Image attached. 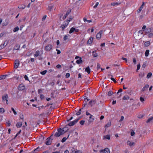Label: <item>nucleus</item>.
<instances>
[{"mask_svg": "<svg viewBox=\"0 0 153 153\" xmlns=\"http://www.w3.org/2000/svg\"><path fill=\"white\" fill-rule=\"evenodd\" d=\"M53 7L52 5L49 6L48 7V10H49L50 11H51V9L53 8Z\"/></svg>", "mask_w": 153, "mask_h": 153, "instance_id": "c03bdc74", "label": "nucleus"}, {"mask_svg": "<svg viewBox=\"0 0 153 153\" xmlns=\"http://www.w3.org/2000/svg\"><path fill=\"white\" fill-rule=\"evenodd\" d=\"M127 144L129 146H131L134 145L135 143L134 142L132 143L130 141L128 140L127 142Z\"/></svg>", "mask_w": 153, "mask_h": 153, "instance_id": "4468645a", "label": "nucleus"}, {"mask_svg": "<svg viewBox=\"0 0 153 153\" xmlns=\"http://www.w3.org/2000/svg\"><path fill=\"white\" fill-rule=\"evenodd\" d=\"M129 99V97L128 95H126L124 96L123 98V100H128Z\"/></svg>", "mask_w": 153, "mask_h": 153, "instance_id": "b1692460", "label": "nucleus"}, {"mask_svg": "<svg viewBox=\"0 0 153 153\" xmlns=\"http://www.w3.org/2000/svg\"><path fill=\"white\" fill-rule=\"evenodd\" d=\"M52 45H51L48 44L45 47V50L47 51H49L52 49Z\"/></svg>", "mask_w": 153, "mask_h": 153, "instance_id": "f03ea898", "label": "nucleus"}, {"mask_svg": "<svg viewBox=\"0 0 153 153\" xmlns=\"http://www.w3.org/2000/svg\"><path fill=\"white\" fill-rule=\"evenodd\" d=\"M68 126H73V125L72 123V122H70L67 125Z\"/></svg>", "mask_w": 153, "mask_h": 153, "instance_id": "13d9d810", "label": "nucleus"}, {"mask_svg": "<svg viewBox=\"0 0 153 153\" xmlns=\"http://www.w3.org/2000/svg\"><path fill=\"white\" fill-rule=\"evenodd\" d=\"M82 109V108L79 109V111L77 112L76 113V114L77 115H79L81 114V111Z\"/></svg>", "mask_w": 153, "mask_h": 153, "instance_id": "a19ab883", "label": "nucleus"}, {"mask_svg": "<svg viewBox=\"0 0 153 153\" xmlns=\"http://www.w3.org/2000/svg\"><path fill=\"white\" fill-rule=\"evenodd\" d=\"M39 54V51H36L35 54H34V56L35 57H36L40 55Z\"/></svg>", "mask_w": 153, "mask_h": 153, "instance_id": "dca6fc26", "label": "nucleus"}, {"mask_svg": "<svg viewBox=\"0 0 153 153\" xmlns=\"http://www.w3.org/2000/svg\"><path fill=\"white\" fill-rule=\"evenodd\" d=\"M24 78H25V80H29L28 79V77L26 75H25V76Z\"/></svg>", "mask_w": 153, "mask_h": 153, "instance_id": "e2e57ef3", "label": "nucleus"}, {"mask_svg": "<svg viewBox=\"0 0 153 153\" xmlns=\"http://www.w3.org/2000/svg\"><path fill=\"white\" fill-rule=\"evenodd\" d=\"M68 24V22H67V23H65V24H63L61 26L60 28H62V30H63L67 26Z\"/></svg>", "mask_w": 153, "mask_h": 153, "instance_id": "9b49d317", "label": "nucleus"}, {"mask_svg": "<svg viewBox=\"0 0 153 153\" xmlns=\"http://www.w3.org/2000/svg\"><path fill=\"white\" fill-rule=\"evenodd\" d=\"M153 120V117H151L149 118L146 122L147 123H150L152 122V120Z\"/></svg>", "mask_w": 153, "mask_h": 153, "instance_id": "c756f323", "label": "nucleus"}, {"mask_svg": "<svg viewBox=\"0 0 153 153\" xmlns=\"http://www.w3.org/2000/svg\"><path fill=\"white\" fill-rule=\"evenodd\" d=\"M85 72H87L88 74H89L90 73V69L89 66H88L85 68Z\"/></svg>", "mask_w": 153, "mask_h": 153, "instance_id": "f3484780", "label": "nucleus"}, {"mask_svg": "<svg viewBox=\"0 0 153 153\" xmlns=\"http://www.w3.org/2000/svg\"><path fill=\"white\" fill-rule=\"evenodd\" d=\"M149 50H147L145 52V55L146 56H148L149 54Z\"/></svg>", "mask_w": 153, "mask_h": 153, "instance_id": "473e14b6", "label": "nucleus"}, {"mask_svg": "<svg viewBox=\"0 0 153 153\" xmlns=\"http://www.w3.org/2000/svg\"><path fill=\"white\" fill-rule=\"evenodd\" d=\"M89 100V99H88L86 97V98H84V102H87Z\"/></svg>", "mask_w": 153, "mask_h": 153, "instance_id": "6e6d98bb", "label": "nucleus"}, {"mask_svg": "<svg viewBox=\"0 0 153 153\" xmlns=\"http://www.w3.org/2000/svg\"><path fill=\"white\" fill-rule=\"evenodd\" d=\"M71 12V10L69 9L68 10L66 14L65 15L63 16V20H64L65 19L67 16L69 15V14Z\"/></svg>", "mask_w": 153, "mask_h": 153, "instance_id": "9d476101", "label": "nucleus"}, {"mask_svg": "<svg viewBox=\"0 0 153 153\" xmlns=\"http://www.w3.org/2000/svg\"><path fill=\"white\" fill-rule=\"evenodd\" d=\"M92 115H91V116L89 117V121L90 122H91L93 121L94 119L92 117Z\"/></svg>", "mask_w": 153, "mask_h": 153, "instance_id": "c9c22d12", "label": "nucleus"}, {"mask_svg": "<svg viewBox=\"0 0 153 153\" xmlns=\"http://www.w3.org/2000/svg\"><path fill=\"white\" fill-rule=\"evenodd\" d=\"M92 55L94 57H95L97 56V54L96 53V51H94L92 52Z\"/></svg>", "mask_w": 153, "mask_h": 153, "instance_id": "4be33fe9", "label": "nucleus"}, {"mask_svg": "<svg viewBox=\"0 0 153 153\" xmlns=\"http://www.w3.org/2000/svg\"><path fill=\"white\" fill-rule=\"evenodd\" d=\"M140 101L142 102H143L144 101V98L141 97L140 98Z\"/></svg>", "mask_w": 153, "mask_h": 153, "instance_id": "052dcab7", "label": "nucleus"}, {"mask_svg": "<svg viewBox=\"0 0 153 153\" xmlns=\"http://www.w3.org/2000/svg\"><path fill=\"white\" fill-rule=\"evenodd\" d=\"M18 7L19 9H23L25 8V6L24 5H19Z\"/></svg>", "mask_w": 153, "mask_h": 153, "instance_id": "a878e982", "label": "nucleus"}, {"mask_svg": "<svg viewBox=\"0 0 153 153\" xmlns=\"http://www.w3.org/2000/svg\"><path fill=\"white\" fill-rule=\"evenodd\" d=\"M146 63L144 62L143 63V64L142 65V68H145V67H146Z\"/></svg>", "mask_w": 153, "mask_h": 153, "instance_id": "de8ad7c7", "label": "nucleus"}, {"mask_svg": "<svg viewBox=\"0 0 153 153\" xmlns=\"http://www.w3.org/2000/svg\"><path fill=\"white\" fill-rule=\"evenodd\" d=\"M140 63H139L137 65V71L140 69Z\"/></svg>", "mask_w": 153, "mask_h": 153, "instance_id": "8fccbe9b", "label": "nucleus"}, {"mask_svg": "<svg viewBox=\"0 0 153 153\" xmlns=\"http://www.w3.org/2000/svg\"><path fill=\"white\" fill-rule=\"evenodd\" d=\"M47 71L45 70L40 72V74L42 75H44L47 73Z\"/></svg>", "mask_w": 153, "mask_h": 153, "instance_id": "ea45409f", "label": "nucleus"}, {"mask_svg": "<svg viewBox=\"0 0 153 153\" xmlns=\"http://www.w3.org/2000/svg\"><path fill=\"white\" fill-rule=\"evenodd\" d=\"M74 30H75V28L74 27H72L71 28V29L69 32V33H71L73 32L74 31Z\"/></svg>", "mask_w": 153, "mask_h": 153, "instance_id": "393cba45", "label": "nucleus"}, {"mask_svg": "<svg viewBox=\"0 0 153 153\" xmlns=\"http://www.w3.org/2000/svg\"><path fill=\"white\" fill-rule=\"evenodd\" d=\"M70 74L69 73H67L65 75V77L66 78H68L70 77Z\"/></svg>", "mask_w": 153, "mask_h": 153, "instance_id": "49530a36", "label": "nucleus"}, {"mask_svg": "<svg viewBox=\"0 0 153 153\" xmlns=\"http://www.w3.org/2000/svg\"><path fill=\"white\" fill-rule=\"evenodd\" d=\"M42 89H40L38 90V93L40 94V93L42 92Z\"/></svg>", "mask_w": 153, "mask_h": 153, "instance_id": "69168bd1", "label": "nucleus"}, {"mask_svg": "<svg viewBox=\"0 0 153 153\" xmlns=\"http://www.w3.org/2000/svg\"><path fill=\"white\" fill-rule=\"evenodd\" d=\"M110 139L109 135H107L103 136V139H107L108 140H110Z\"/></svg>", "mask_w": 153, "mask_h": 153, "instance_id": "5701e85b", "label": "nucleus"}, {"mask_svg": "<svg viewBox=\"0 0 153 153\" xmlns=\"http://www.w3.org/2000/svg\"><path fill=\"white\" fill-rule=\"evenodd\" d=\"M120 4V3H118L116 2H114L111 3V5L112 6H115L117 5H118Z\"/></svg>", "mask_w": 153, "mask_h": 153, "instance_id": "72a5a7b5", "label": "nucleus"}, {"mask_svg": "<svg viewBox=\"0 0 153 153\" xmlns=\"http://www.w3.org/2000/svg\"><path fill=\"white\" fill-rule=\"evenodd\" d=\"M85 121L84 120H81L80 121L79 123L81 125H82L84 124V123H85Z\"/></svg>", "mask_w": 153, "mask_h": 153, "instance_id": "864d4df0", "label": "nucleus"}, {"mask_svg": "<svg viewBox=\"0 0 153 153\" xmlns=\"http://www.w3.org/2000/svg\"><path fill=\"white\" fill-rule=\"evenodd\" d=\"M4 112V110L3 108H0V113H3Z\"/></svg>", "mask_w": 153, "mask_h": 153, "instance_id": "79ce46f5", "label": "nucleus"}, {"mask_svg": "<svg viewBox=\"0 0 153 153\" xmlns=\"http://www.w3.org/2000/svg\"><path fill=\"white\" fill-rule=\"evenodd\" d=\"M100 152L102 153H110L109 149L108 148H105L104 150H100Z\"/></svg>", "mask_w": 153, "mask_h": 153, "instance_id": "20e7f679", "label": "nucleus"}, {"mask_svg": "<svg viewBox=\"0 0 153 153\" xmlns=\"http://www.w3.org/2000/svg\"><path fill=\"white\" fill-rule=\"evenodd\" d=\"M93 37H90L87 41V43L89 44H91L93 41Z\"/></svg>", "mask_w": 153, "mask_h": 153, "instance_id": "ddd939ff", "label": "nucleus"}, {"mask_svg": "<svg viewBox=\"0 0 153 153\" xmlns=\"http://www.w3.org/2000/svg\"><path fill=\"white\" fill-rule=\"evenodd\" d=\"M111 125V122H109L107 123L105 126V128H106L110 126Z\"/></svg>", "mask_w": 153, "mask_h": 153, "instance_id": "412c9836", "label": "nucleus"}, {"mask_svg": "<svg viewBox=\"0 0 153 153\" xmlns=\"http://www.w3.org/2000/svg\"><path fill=\"white\" fill-rule=\"evenodd\" d=\"M135 134L134 132V131H131V136H133Z\"/></svg>", "mask_w": 153, "mask_h": 153, "instance_id": "774afa93", "label": "nucleus"}, {"mask_svg": "<svg viewBox=\"0 0 153 153\" xmlns=\"http://www.w3.org/2000/svg\"><path fill=\"white\" fill-rule=\"evenodd\" d=\"M150 43L149 41H147L145 42L144 45L146 47H148L150 45Z\"/></svg>", "mask_w": 153, "mask_h": 153, "instance_id": "aec40b11", "label": "nucleus"}, {"mask_svg": "<svg viewBox=\"0 0 153 153\" xmlns=\"http://www.w3.org/2000/svg\"><path fill=\"white\" fill-rule=\"evenodd\" d=\"M44 95L43 94H40V98L41 99H43L44 98Z\"/></svg>", "mask_w": 153, "mask_h": 153, "instance_id": "338daca9", "label": "nucleus"}, {"mask_svg": "<svg viewBox=\"0 0 153 153\" xmlns=\"http://www.w3.org/2000/svg\"><path fill=\"white\" fill-rule=\"evenodd\" d=\"M98 4H99V3L98 2H96L95 5L94 6V8H96L97 7V6L98 5Z\"/></svg>", "mask_w": 153, "mask_h": 153, "instance_id": "bf43d9fd", "label": "nucleus"}, {"mask_svg": "<svg viewBox=\"0 0 153 153\" xmlns=\"http://www.w3.org/2000/svg\"><path fill=\"white\" fill-rule=\"evenodd\" d=\"M19 27H15L13 30V31L14 32H16L17 31L19 30Z\"/></svg>", "mask_w": 153, "mask_h": 153, "instance_id": "58836bf2", "label": "nucleus"}, {"mask_svg": "<svg viewBox=\"0 0 153 153\" xmlns=\"http://www.w3.org/2000/svg\"><path fill=\"white\" fill-rule=\"evenodd\" d=\"M68 38V36L67 35H65L64 37V40L65 41Z\"/></svg>", "mask_w": 153, "mask_h": 153, "instance_id": "4d7b16f0", "label": "nucleus"}, {"mask_svg": "<svg viewBox=\"0 0 153 153\" xmlns=\"http://www.w3.org/2000/svg\"><path fill=\"white\" fill-rule=\"evenodd\" d=\"M113 94V92H112V91H109L108 92V96H110L112 95Z\"/></svg>", "mask_w": 153, "mask_h": 153, "instance_id": "e433bc0d", "label": "nucleus"}, {"mask_svg": "<svg viewBox=\"0 0 153 153\" xmlns=\"http://www.w3.org/2000/svg\"><path fill=\"white\" fill-rule=\"evenodd\" d=\"M14 68L15 69H17L19 66V61L18 59H16L15 61Z\"/></svg>", "mask_w": 153, "mask_h": 153, "instance_id": "7ed1b4c3", "label": "nucleus"}, {"mask_svg": "<svg viewBox=\"0 0 153 153\" xmlns=\"http://www.w3.org/2000/svg\"><path fill=\"white\" fill-rule=\"evenodd\" d=\"M11 109L13 111L14 114L15 115H16L17 114V113H16V112L15 111V110L14 108L13 107H12Z\"/></svg>", "mask_w": 153, "mask_h": 153, "instance_id": "37998d69", "label": "nucleus"}, {"mask_svg": "<svg viewBox=\"0 0 153 153\" xmlns=\"http://www.w3.org/2000/svg\"><path fill=\"white\" fill-rule=\"evenodd\" d=\"M152 75V73L151 72L149 73L148 74L146 78L148 79L149 78H150Z\"/></svg>", "mask_w": 153, "mask_h": 153, "instance_id": "f704fd0d", "label": "nucleus"}, {"mask_svg": "<svg viewBox=\"0 0 153 153\" xmlns=\"http://www.w3.org/2000/svg\"><path fill=\"white\" fill-rule=\"evenodd\" d=\"M61 135L57 131L55 133L54 136L56 137H58Z\"/></svg>", "mask_w": 153, "mask_h": 153, "instance_id": "7c9ffc66", "label": "nucleus"}, {"mask_svg": "<svg viewBox=\"0 0 153 153\" xmlns=\"http://www.w3.org/2000/svg\"><path fill=\"white\" fill-rule=\"evenodd\" d=\"M67 125H66L65 127H64L63 129H62L65 132V133L68 130V128L67 127Z\"/></svg>", "mask_w": 153, "mask_h": 153, "instance_id": "cd10ccee", "label": "nucleus"}, {"mask_svg": "<svg viewBox=\"0 0 153 153\" xmlns=\"http://www.w3.org/2000/svg\"><path fill=\"white\" fill-rule=\"evenodd\" d=\"M82 60L81 59V58H80V59L77 60L76 61V63L77 64H79L82 63Z\"/></svg>", "mask_w": 153, "mask_h": 153, "instance_id": "c85d7f7f", "label": "nucleus"}, {"mask_svg": "<svg viewBox=\"0 0 153 153\" xmlns=\"http://www.w3.org/2000/svg\"><path fill=\"white\" fill-rule=\"evenodd\" d=\"M103 32V31L100 30L96 36V38L98 39H100L101 36V34Z\"/></svg>", "mask_w": 153, "mask_h": 153, "instance_id": "39448f33", "label": "nucleus"}, {"mask_svg": "<svg viewBox=\"0 0 153 153\" xmlns=\"http://www.w3.org/2000/svg\"><path fill=\"white\" fill-rule=\"evenodd\" d=\"M96 103V100H92L89 102L88 104L91 106H92L93 105H94Z\"/></svg>", "mask_w": 153, "mask_h": 153, "instance_id": "6e6552de", "label": "nucleus"}, {"mask_svg": "<svg viewBox=\"0 0 153 153\" xmlns=\"http://www.w3.org/2000/svg\"><path fill=\"white\" fill-rule=\"evenodd\" d=\"M151 31V29L149 27H147L146 29L145 33L146 34L149 33Z\"/></svg>", "mask_w": 153, "mask_h": 153, "instance_id": "f8f14e48", "label": "nucleus"}, {"mask_svg": "<svg viewBox=\"0 0 153 153\" xmlns=\"http://www.w3.org/2000/svg\"><path fill=\"white\" fill-rule=\"evenodd\" d=\"M79 119L78 118L77 119H76L74 120V121H72L73 124V126L79 120Z\"/></svg>", "mask_w": 153, "mask_h": 153, "instance_id": "2f4dec72", "label": "nucleus"}, {"mask_svg": "<svg viewBox=\"0 0 153 153\" xmlns=\"http://www.w3.org/2000/svg\"><path fill=\"white\" fill-rule=\"evenodd\" d=\"M143 8V7H142L140 6V7L139 10H138L137 11V13H140L141 12V10H142Z\"/></svg>", "mask_w": 153, "mask_h": 153, "instance_id": "a18cd8bd", "label": "nucleus"}, {"mask_svg": "<svg viewBox=\"0 0 153 153\" xmlns=\"http://www.w3.org/2000/svg\"><path fill=\"white\" fill-rule=\"evenodd\" d=\"M111 79L115 83H116L117 82V81L115 80V79L114 78L111 77Z\"/></svg>", "mask_w": 153, "mask_h": 153, "instance_id": "680f3d73", "label": "nucleus"}, {"mask_svg": "<svg viewBox=\"0 0 153 153\" xmlns=\"http://www.w3.org/2000/svg\"><path fill=\"white\" fill-rule=\"evenodd\" d=\"M7 76V75H1L0 76V80L4 79H5L6 77V76Z\"/></svg>", "mask_w": 153, "mask_h": 153, "instance_id": "6ab92c4d", "label": "nucleus"}, {"mask_svg": "<svg viewBox=\"0 0 153 153\" xmlns=\"http://www.w3.org/2000/svg\"><path fill=\"white\" fill-rule=\"evenodd\" d=\"M22 125V123L21 122H18L16 125V127L17 128H20V127Z\"/></svg>", "mask_w": 153, "mask_h": 153, "instance_id": "a211bd4d", "label": "nucleus"}, {"mask_svg": "<svg viewBox=\"0 0 153 153\" xmlns=\"http://www.w3.org/2000/svg\"><path fill=\"white\" fill-rule=\"evenodd\" d=\"M18 89L19 90L22 91L25 89V87L23 84H21L19 85Z\"/></svg>", "mask_w": 153, "mask_h": 153, "instance_id": "423d86ee", "label": "nucleus"}, {"mask_svg": "<svg viewBox=\"0 0 153 153\" xmlns=\"http://www.w3.org/2000/svg\"><path fill=\"white\" fill-rule=\"evenodd\" d=\"M20 118L22 119H23V115L22 114H21L19 116Z\"/></svg>", "mask_w": 153, "mask_h": 153, "instance_id": "0e129e2a", "label": "nucleus"}, {"mask_svg": "<svg viewBox=\"0 0 153 153\" xmlns=\"http://www.w3.org/2000/svg\"><path fill=\"white\" fill-rule=\"evenodd\" d=\"M153 36V34L152 33H150L148 35V37L149 38H151Z\"/></svg>", "mask_w": 153, "mask_h": 153, "instance_id": "603ef678", "label": "nucleus"}, {"mask_svg": "<svg viewBox=\"0 0 153 153\" xmlns=\"http://www.w3.org/2000/svg\"><path fill=\"white\" fill-rule=\"evenodd\" d=\"M53 136V135L52 134L49 137L46 139L47 141L45 142V144L46 145H49L51 144L53 140V139L51 138Z\"/></svg>", "mask_w": 153, "mask_h": 153, "instance_id": "f257e3e1", "label": "nucleus"}, {"mask_svg": "<svg viewBox=\"0 0 153 153\" xmlns=\"http://www.w3.org/2000/svg\"><path fill=\"white\" fill-rule=\"evenodd\" d=\"M133 61L134 64H136V59L135 58H133Z\"/></svg>", "mask_w": 153, "mask_h": 153, "instance_id": "3c124183", "label": "nucleus"}, {"mask_svg": "<svg viewBox=\"0 0 153 153\" xmlns=\"http://www.w3.org/2000/svg\"><path fill=\"white\" fill-rule=\"evenodd\" d=\"M58 132L61 135H62L63 134L65 133V132L62 129H61V128H59L58 130Z\"/></svg>", "mask_w": 153, "mask_h": 153, "instance_id": "2eb2a0df", "label": "nucleus"}, {"mask_svg": "<svg viewBox=\"0 0 153 153\" xmlns=\"http://www.w3.org/2000/svg\"><path fill=\"white\" fill-rule=\"evenodd\" d=\"M7 98H8V95L7 94H5L4 96H2V101H4L6 100L7 101Z\"/></svg>", "mask_w": 153, "mask_h": 153, "instance_id": "0eeeda50", "label": "nucleus"}, {"mask_svg": "<svg viewBox=\"0 0 153 153\" xmlns=\"http://www.w3.org/2000/svg\"><path fill=\"white\" fill-rule=\"evenodd\" d=\"M69 135H70V134H69L68 135V137L67 138H66L65 137H63L61 140L62 142V143L66 141V140L68 138Z\"/></svg>", "mask_w": 153, "mask_h": 153, "instance_id": "bb28decb", "label": "nucleus"}, {"mask_svg": "<svg viewBox=\"0 0 153 153\" xmlns=\"http://www.w3.org/2000/svg\"><path fill=\"white\" fill-rule=\"evenodd\" d=\"M20 48V45H16L15 46V49L16 50H18Z\"/></svg>", "mask_w": 153, "mask_h": 153, "instance_id": "4c0bfd02", "label": "nucleus"}, {"mask_svg": "<svg viewBox=\"0 0 153 153\" xmlns=\"http://www.w3.org/2000/svg\"><path fill=\"white\" fill-rule=\"evenodd\" d=\"M100 68V65L99 63H97V69L98 70Z\"/></svg>", "mask_w": 153, "mask_h": 153, "instance_id": "09e8293b", "label": "nucleus"}, {"mask_svg": "<svg viewBox=\"0 0 153 153\" xmlns=\"http://www.w3.org/2000/svg\"><path fill=\"white\" fill-rule=\"evenodd\" d=\"M6 123L7 126H10V123L9 120H8L7 122H6Z\"/></svg>", "mask_w": 153, "mask_h": 153, "instance_id": "5fc2aeb1", "label": "nucleus"}, {"mask_svg": "<svg viewBox=\"0 0 153 153\" xmlns=\"http://www.w3.org/2000/svg\"><path fill=\"white\" fill-rule=\"evenodd\" d=\"M149 85L148 84H146L145 86H144L143 88L142 89L141 91H146L147 90L148 88L149 87Z\"/></svg>", "mask_w": 153, "mask_h": 153, "instance_id": "1a4fd4ad", "label": "nucleus"}]
</instances>
